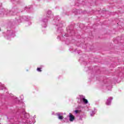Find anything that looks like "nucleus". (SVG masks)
<instances>
[{
	"label": "nucleus",
	"instance_id": "obj_1",
	"mask_svg": "<svg viewBox=\"0 0 124 124\" xmlns=\"http://www.w3.org/2000/svg\"><path fill=\"white\" fill-rule=\"evenodd\" d=\"M69 121L70 122H73L75 120V116L72 115L71 113H69Z\"/></svg>",
	"mask_w": 124,
	"mask_h": 124
},
{
	"label": "nucleus",
	"instance_id": "obj_2",
	"mask_svg": "<svg viewBox=\"0 0 124 124\" xmlns=\"http://www.w3.org/2000/svg\"><path fill=\"white\" fill-rule=\"evenodd\" d=\"M82 100H83V102H84L85 104H88V100H87V99H85V98H82Z\"/></svg>",
	"mask_w": 124,
	"mask_h": 124
},
{
	"label": "nucleus",
	"instance_id": "obj_3",
	"mask_svg": "<svg viewBox=\"0 0 124 124\" xmlns=\"http://www.w3.org/2000/svg\"><path fill=\"white\" fill-rule=\"evenodd\" d=\"M59 120H62L63 119V116H61V115H59Z\"/></svg>",
	"mask_w": 124,
	"mask_h": 124
},
{
	"label": "nucleus",
	"instance_id": "obj_4",
	"mask_svg": "<svg viewBox=\"0 0 124 124\" xmlns=\"http://www.w3.org/2000/svg\"><path fill=\"white\" fill-rule=\"evenodd\" d=\"M37 70L39 72H41L42 71V70H41V68H37Z\"/></svg>",
	"mask_w": 124,
	"mask_h": 124
},
{
	"label": "nucleus",
	"instance_id": "obj_5",
	"mask_svg": "<svg viewBox=\"0 0 124 124\" xmlns=\"http://www.w3.org/2000/svg\"><path fill=\"white\" fill-rule=\"evenodd\" d=\"M75 113H76V114H78V113H79V112H81V110H76L75 111Z\"/></svg>",
	"mask_w": 124,
	"mask_h": 124
}]
</instances>
